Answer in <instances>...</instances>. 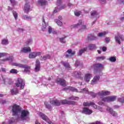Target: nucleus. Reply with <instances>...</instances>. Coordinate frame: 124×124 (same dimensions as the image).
I'll return each instance as SVG.
<instances>
[{
  "mask_svg": "<svg viewBox=\"0 0 124 124\" xmlns=\"http://www.w3.org/2000/svg\"><path fill=\"white\" fill-rule=\"evenodd\" d=\"M12 111L13 116H17L19 112L22 111V108L20 106L15 104L13 106Z\"/></svg>",
  "mask_w": 124,
  "mask_h": 124,
  "instance_id": "f257e3e1",
  "label": "nucleus"
},
{
  "mask_svg": "<svg viewBox=\"0 0 124 124\" xmlns=\"http://www.w3.org/2000/svg\"><path fill=\"white\" fill-rule=\"evenodd\" d=\"M93 68L94 74H97V73H100L101 72L100 68H103V65L102 63L94 64L93 65Z\"/></svg>",
  "mask_w": 124,
  "mask_h": 124,
  "instance_id": "f03ea898",
  "label": "nucleus"
},
{
  "mask_svg": "<svg viewBox=\"0 0 124 124\" xmlns=\"http://www.w3.org/2000/svg\"><path fill=\"white\" fill-rule=\"evenodd\" d=\"M15 66H18V67H20L21 68H24V72H29L31 69V66L25 65L21 63H15Z\"/></svg>",
  "mask_w": 124,
  "mask_h": 124,
  "instance_id": "7ed1b4c3",
  "label": "nucleus"
},
{
  "mask_svg": "<svg viewBox=\"0 0 124 124\" xmlns=\"http://www.w3.org/2000/svg\"><path fill=\"white\" fill-rule=\"evenodd\" d=\"M16 87H20V90H23L25 88V83L23 79L21 78H17V82L15 83Z\"/></svg>",
  "mask_w": 124,
  "mask_h": 124,
  "instance_id": "20e7f679",
  "label": "nucleus"
},
{
  "mask_svg": "<svg viewBox=\"0 0 124 124\" xmlns=\"http://www.w3.org/2000/svg\"><path fill=\"white\" fill-rule=\"evenodd\" d=\"M55 83L59 84L62 87H66V80L62 78H58L55 79Z\"/></svg>",
  "mask_w": 124,
  "mask_h": 124,
  "instance_id": "39448f33",
  "label": "nucleus"
},
{
  "mask_svg": "<svg viewBox=\"0 0 124 124\" xmlns=\"http://www.w3.org/2000/svg\"><path fill=\"white\" fill-rule=\"evenodd\" d=\"M30 112L28 110H22L21 112L20 119L22 121H25L28 119Z\"/></svg>",
  "mask_w": 124,
  "mask_h": 124,
  "instance_id": "423d86ee",
  "label": "nucleus"
},
{
  "mask_svg": "<svg viewBox=\"0 0 124 124\" xmlns=\"http://www.w3.org/2000/svg\"><path fill=\"white\" fill-rule=\"evenodd\" d=\"M80 27L81 28V29H79V31H81V30H85V29H86V25H83V22L82 21V20H79V22L77 24L72 25L71 28H80Z\"/></svg>",
  "mask_w": 124,
  "mask_h": 124,
  "instance_id": "0eeeda50",
  "label": "nucleus"
},
{
  "mask_svg": "<svg viewBox=\"0 0 124 124\" xmlns=\"http://www.w3.org/2000/svg\"><path fill=\"white\" fill-rule=\"evenodd\" d=\"M60 102H61V104L63 105H65V104L75 105V104H76V103L75 102V101H68V100H67L66 99L62 100L60 101Z\"/></svg>",
  "mask_w": 124,
  "mask_h": 124,
  "instance_id": "6e6552de",
  "label": "nucleus"
},
{
  "mask_svg": "<svg viewBox=\"0 0 124 124\" xmlns=\"http://www.w3.org/2000/svg\"><path fill=\"white\" fill-rule=\"evenodd\" d=\"M82 113L86 115H91L93 113V110L90 109L89 108L84 107L83 108Z\"/></svg>",
  "mask_w": 124,
  "mask_h": 124,
  "instance_id": "1a4fd4ad",
  "label": "nucleus"
},
{
  "mask_svg": "<svg viewBox=\"0 0 124 124\" xmlns=\"http://www.w3.org/2000/svg\"><path fill=\"white\" fill-rule=\"evenodd\" d=\"M67 53H68V54H66L65 58H67L69 57H72V56H74L75 54H76V52L74 51H72V49H69L67 50Z\"/></svg>",
  "mask_w": 124,
  "mask_h": 124,
  "instance_id": "9d476101",
  "label": "nucleus"
},
{
  "mask_svg": "<svg viewBox=\"0 0 124 124\" xmlns=\"http://www.w3.org/2000/svg\"><path fill=\"white\" fill-rule=\"evenodd\" d=\"M40 55V52H33L32 53H31L29 54V59H34L35 58H36L37 56H39Z\"/></svg>",
  "mask_w": 124,
  "mask_h": 124,
  "instance_id": "9b49d317",
  "label": "nucleus"
},
{
  "mask_svg": "<svg viewBox=\"0 0 124 124\" xmlns=\"http://www.w3.org/2000/svg\"><path fill=\"white\" fill-rule=\"evenodd\" d=\"M107 111L109 112V113L112 115L113 117H116V116L118 115V113L116 112V111H114L112 108L110 107H108L107 108Z\"/></svg>",
  "mask_w": 124,
  "mask_h": 124,
  "instance_id": "f8f14e48",
  "label": "nucleus"
},
{
  "mask_svg": "<svg viewBox=\"0 0 124 124\" xmlns=\"http://www.w3.org/2000/svg\"><path fill=\"white\" fill-rule=\"evenodd\" d=\"M115 39L116 42H117L118 44H121V41H120V39H121V40L123 41V40H124V36L118 35L115 36Z\"/></svg>",
  "mask_w": 124,
  "mask_h": 124,
  "instance_id": "ddd939ff",
  "label": "nucleus"
},
{
  "mask_svg": "<svg viewBox=\"0 0 124 124\" xmlns=\"http://www.w3.org/2000/svg\"><path fill=\"white\" fill-rule=\"evenodd\" d=\"M50 103L54 106H61V101L59 100H54L50 101Z\"/></svg>",
  "mask_w": 124,
  "mask_h": 124,
  "instance_id": "4468645a",
  "label": "nucleus"
},
{
  "mask_svg": "<svg viewBox=\"0 0 124 124\" xmlns=\"http://www.w3.org/2000/svg\"><path fill=\"white\" fill-rule=\"evenodd\" d=\"M100 96H103L104 95H109L110 94V91H101L97 93Z\"/></svg>",
  "mask_w": 124,
  "mask_h": 124,
  "instance_id": "2eb2a0df",
  "label": "nucleus"
},
{
  "mask_svg": "<svg viewBox=\"0 0 124 124\" xmlns=\"http://www.w3.org/2000/svg\"><path fill=\"white\" fill-rule=\"evenodd\" d=\"M31 49L30 46L24 47L20 51V53H29V52H31Z\"/></svg>",
  "mask_w": 124,
  "mask_h": 124,
  "instance_id": "dca6fc26",
  "label": "nucleus"
},
{
  "mask_svg": "<svg viewBox=\"0 0 124 124\" xmlns=\"http://www.w3.org/2000/svg\"><path fill=\"white\" fill-rule=\"evenodd\" d=\"M30 9H31V6H30L28 3H26L24 8V12L25 13H29Z\"/></svg>",
  "mask_w": 124,
  "mask_h": 124,
  "instance_id": "f3484780",
  "label": "nucleus"
},
{
  "mask_svg": "<svg viewBox=\"0 0 124 124\" xmlns=\"http://www.w3.org/2000/svg\"><path fill=\"white\" fill-rule=\"evenodd\" d=\"M74 74L76 78H78V79H83V75L81 72H75Z\"/></svg>",
  "mask_w": 124,
  "mask_h": 124,
  "instance_id": "a211bd4d",
  "label": "nucleus"
},
{
  "mask_svg": "<svg viewBox=\"0 0 124 124\" xmlns=\"http://www.w3.org/2000/svg\"><path fill=\"white\" fill-rule=\"evenodd\" d=\"M91 78H92V74H86L84 77V80L85 82H89L90 80H91Z\"/></svg>",
  "mask_w": 124,
  "mask_h": 124,
  "instance_id": "6ab92c4d",
  "label": "nucleus"
},
{
  "mask_svg": "<svg viewBox=\"0 0 124 124\" xmlns=\"http://www.w3.org/2000/svg\"><path fill=\"white\" fill-rule=\"evenodd\" d=\"M39 116L42 118V119L44 120L46 122H48V117L46 116L45 114L43 113L42 112H40L39 113Z\"/></svg>",
  "mask_w": 124,
  "mask_h": 124,
  "instance_id": "aec40b11",
  "label": "nucleus"
},
{
  "mask_svg": "<svg viewBox=\"0 0 124 124\" xmlns=\"http://www.w3.org/2000/svg\"><path fill=\"white\" fill-rule=\"evenodd\" d=\"M11 93L12 95H16L19 93V90L17 88H14L11 90Z\"/></svg>",
  "mask_w": 124,
  "mask_h": 124,
  "instance_id": "412c9836",
  "label": "nucleus"
},
{
  "mask_svg": "<svg viewBox=\"0 0 124 124\" xmlns=\"http://www.w3.org/2000/svg\"><path fill=\"white\" fill-rule=\"evenodd\" d=\"M38 3L41 6H43V5H47L48 4V2L46 0H39L38 1Z\"/></svg>",
  "mask_w": 124,
  "mask_h": 124,
  "instance_id": "4be33fe9",
  "label": "nucleus"
},
{
  "mask_svg": "<svg viewBox=\"0 0 124 124\" xmlns=\"http://www.w3.org/2000/svg\"><path fill=\"white\" fill-rule=\"evenodd\" d=\"M50 58H51V56H50V55L49 54H47L44 56H41L40 58V60L41 61H46V60H48Z\"/></svg>",
  "mask_w": 124,
  "mask_h": 124,
  "instance_id": "5701e85b",
  "label": "nucleus"
},
{
  "mask_svg": "<svg viewBox=\"0 0 124 124\" xmlns=\"http://www.w3.org/2000/svg\"><path fill=\"white\" fill-rule=\"evenodd\" d=\"M92 104L93 102H84L83 103V105L84 106V107H90V106H92Z\"/></svg>",
  "mask_w": 124,
  "mask_h": 124,
  "instance_id": "b1692460",
  "label": "nucleus"
},
{
  "mask_svg": "<svg viewBox=\"0 0 124 124\" xmlns=\"http://www.w3.org/2000/svg\"><path fill=\"white\" fill-rule=\"evenodd\" d=\"M117 98L116 96H108V101L109 102H112L113 101H115Z\"/></svg>",
  "mask_w": 124,
  "mask_h": 124,
  "instance_id": "393cba45",
  "label": "nucleus"
},
{
  "mask_svg": "<svg viewBox=\"0 0 124 124\" xmlns=\"http://www.w3.org/2000/svg\"><path fill=\"white\" fill-rule=\"evenodd\" d=\"M61 63L63 65V66H64V67H66V68H69L70 67V65L68 62H65L63 61H62Z\"/></svg>",
  "mask_w": 124,
  "mask_h": 124,
  "instance_id": "a878e982",
  "label": "nucleus"
},
{
  "mask_svg": "<svg viewBox=\"0 0 124 124\" xmlns=\"http://www.w3.org/2000/svg\"><path fill=\"white\" fill-rule=\"evenodd\" d=\"M100 78V77L99 76H96L93 78V79L92 80V82H93V83H95L99 80Z\"/></svg>",
  "mask_w": 124,
  "mask_h": 124,
  "instance_id": "bb28decb",
  "label": "nucleus"
},
{
  "mask_svg": "<svg viewBox=\"0 0 124 124\" xmlns=\"http://www.w3.org/2000/svg\"><path fill=\"white\" fill-rule=\"evenodd\" d=\"M97 15H98V13H97L96 11H93L91 13V18H94V17H96Z\"/></svg>",
  "mask_w": 124,
  "mask_h": 124,
  "instance_id": "cd10ccee",
  "label": "nucleus"
},
{
  "mask_svg": "<svg viewBox=\"0 0 124 124\" xmlns=\"http://www.w3.org/2000/svg\"><path fill=\"white\" fill-rule=\"evenodd\" d=\"M107 33H108V32L106 31L101 32L98 34V36L99 37H102L103 36H105L106 35V34H107Z\"/></svg>",
  "mask_w": 124,
  "mask_h": 124,
  "instance_id": "c85d7f7f",
  "label": "nucleus"
},
{
  "mask_svg": "<svg viewBox=\"0 0 124 124\" xmlns=\"http://www.w3.org/2000/svg\"><path fill=\"white\" fill-rule=\"evenodd\" d=\"M89 50H93L94 49H95L96 48V46L95 44H91V45H89L88 46Z\"/></svg>",
  "mask_w": 124,
  "mask_h": 124,
  "instance_id": "c756f323",
  "label": "nucleus"
},
{
  "mask_svg": "<svg viewBox=\"0 0 124 124\" xmlns=\"http://www.w3.org/2000/svg\"><path fill=\"white\" fill-rule=\"evenodd\" d=\"M87 51V47L83 48L79 50V53L78 54V56H81L82 54L84 53V52H86Z\"/></svg>",
  "mask_w": 124,
  "mask_h": 124,
  "instance_id": "7c9ffc66",
  "label": "nucleus"
},
{
  "mask_svg": "<svg viewBox=\"0 0 124 124\" xmlns=\"http://www.w3.org/2000/svg\"><path fill=\"white\" fill-rule=\"evenodd\" d=\"M70 100H79V97L77 96H72L68 98Z\"/></svg>",
  "mask_w": 124,
  "mask_h": 124,
  "instance_id": "2f4dec72",
  "label": "nucleus"
},
{
  "mask_svg": "<svg viewBox=\"0 0 124 124\" xmlns=\"http://www.w3.org/2000/svg\"><path fill=\"white\" fill-rule=\"evenodd\" d=\"M65 38H66V36H64L63 37L60 38H59L60 42L61 43H65V42H66V41H65Z\"/></svg>",
  "mask_w": 124,
  "mask_h": 124,
  "instance_id": "473e14b6",
  "label": "nucleus"
},
{
  "mask_svg": "<svg viewBox=\"0 0 124 124\" xmlns=\"http://www.w3.org/2000/svg\"><path fill=\"white\" fill-rule=\"evenodd\" d=\"M69 90L71 91V92H75L76 93H78V90L77 89L75 88L74 87L69 86Z\"/></svg>",
  "mask_w": 124,
  "mask_h": 124,
  "instance_id": "72a5a7b5",
  "label": "nucleus"
},
{
  "mask_svg": "<svg viewBox=\"0 0 124 124\" xmlns=\"http://www.w3.org/2000/svg\"><path fill=\"white\" fill-rule=\"evenodd\" d=\"M3 62H6V61H10L11 62L13 61V57L12 56H9V57L7 58L6 59H3L2 60Z\"/></svg>",
  "mask_w": 124,
  "mask_h": 124,
  "instance_id": "f704fd0d",
  "label": "nucleus"
},
{
  "mask_svg": "<svg viewBox=\"0 0 124 124\" xmlns=\"http://www.w3.org/2000/svg\"><path fill=\"white\" fill-rule=\"evenodd\" d=\"M109 61L110 62H115L117 61V59H116V57L113 56V57H111L109 59Z\"/></svg>",
  "mask_w": 124,
  "mask_h": 124,
  "instance_id": "c9c22d12",
  "label": "nucleus"
},
{
  "mask_svg": "<svg viewBox=\"0 0 124 124\" xmlns=\"http://www.w3.org/2000/svg\"><path fill=\"white\" fill-rule=\"evenodd\" d=\"M55 22L59 27H62V22L60 20L55 19Z\"/></svg>",
  "mask_w": 124,
  "mask_h": 124,
  "instance_id": "e433bc0d",
  "label": "nucleus"
},
{
  "mask_svg": "<svg viewBox=\"0 0 124 124\" xmlns=\"http://www.w3.org/2000/svg\"><path fill=\"white\" fill-rule=\"evenodd\" d=\"M45 105L46 108H47V109H49V110H50V109H52V107H51V105L49 104L48 102H45Z\"/></svg>",
  "mask_w": 124,
  "mask_h": 124,
  "instance_id": "4c0bfd02",
  "label": "nucleus"
},
{
  "mask_svg": "<svg viewBox=\"0 0 124 124\" xmlns=\"http://www.w3.org/2000/svg\"><path fill=\"white\" fill-rule=\"evenodd\" d=\"M10 73H11L13 74H17L18 73V71L15 69H12L10 71Z\"/></svg>",
  "mask_w": 124,
  "mask_h": 124,
  "instance_id": "58836bf2",
  "label": "nucleus"
},
{
  "mask_svg": "<svg viewBox=\"0 0 124 124\" xmlns=\"http://www.w3.org/2000/svg\"><path fill=\"white\" fill-rule=\"evenodd\" d=\"M48 32L49 33H57V32L56 31H53L52 29L51 28V27H48Z\"/></svg>",
  "mask_w": 124,
  "mask_h": 124,
  "instance_id": "ea45409f",
  "label": "nucleus"
},
{
  "mask_svg": "<svg viewBox=\"0 0 124 124\" xmlns=\"http://www.w3.org/2000/svg\"><path fill=\"white\" fill-rule=\"evenodd\" d=\"M97 61H103V60H105V57L104 56H100L96 57Z\"/></svg>",
  "mask_w": 124,
  "mask_h": 124,
  "instance_id": "a19ab883",
  "label": "nucleus"
},
{
  "mask_svg": "<svg viewBox=\"0 0 124 124\" xmlns=\"http://www.w3.org/2000/svg\"><path fill=\"white\" fill-rule=\"evenodd\" d=\"M102 100L104 102H109V97L108 96L104 97L102 98Z\"/></svg>",
  "mask_w": 124,
  "mask_h": 124,
  "instance_id": "79ce46f5",
  "label": "nucleus"
},
{
  "mask_svg": "<svg viewBox=\"0 0 124 124\" xmlns=\"http://www.w3.org/2000/svg\"><path fill=\"white\" fill-rule=\"evenodd\" d=\"M35 70L36 72H38L40 70V65H35Z\"/></svg>",
  "mask_w": 124,
  "mask_h": 124,
  "instance_id": "37998d69",
  "label": "nucleus"
},
{
  "mask_svg": "<svg viewBox=\"0 0 124 124\" xmlns=\"http://www.w3.org/2000/svg\"><path fill=\"white\" fill-rule=\"evenodd\" d=\"M2 78L3 84H5V83H6V82H7L8 81H9V79L6 78H5L3 76L2 77Z\"/></svg>",
  "mask_w": 124,
  "mask_h": 124,
  "instance_id": "c03bdc74",
  "label": "nucleus"
},
{
  "mask_svg": "<svg viewBox=\"0 0 124 124\" xmlns=\"http://www.w3.org/2000/svg\"><path fill=\"white\" fill-rule=\"evenodd\" d=\"M89 94H91L92 97H93L94 98V97H96V95L98 94H97V93H95L93 92H91L89 93Z\"/></svg>",
  "mask_w": 124,
  "mask_h": 124,
  "instance_id": "a18cd8bd",
  "label": "nucleus"
},
{
  "mask_svg": "<svg viewBox=\"0 0 124 124\" xmlns=\"http://www.w3.org/2000/svg\"><path fill=\"white\" fill-rule=\"evenodd\" d=\"M23 18L24 20H31V16H29L27 15L23 16Z\"/></svg>",
  "mask_w": 124,
  "mask_h": 124,
  "instance_id": "49530a36",
  "label": "nucleus"
},
{
  "mask_svg": "<svg viewBox=\"0 0 124 124\" xmlns=\"http://www.w3.org/2000/svg\"><path fill=\"white\" fill-rule=\"evenodd\" d=\"M81 92L84 93H90L88 88H84Z\"/></svg>",
  "mask_w": 124,
  "mask_h": 124,
  "instance_id": "de8ad7c7",
  "label": "nucleus"
},
{
  "mask_svg": "<svg viewBox=\"0 0 124 124\" xmlns=\"http://www.w3.org/2000/svg\"><path fill=\"white\" fill-rule=\"evenodd\" d=\"M13 14L14 15V18L17 19L18 17V14L15 11H14L13 12Z\"/></svg>",
  "mask_w": 124,
  "mask_h": 124,
  "instance_id": "09e8293b",
  "label": "nucleus"
},
{
  "mask_svg": "<svg viewBox=\"0 0 124 124\" xmlns=\"http://www.w3.org/2000/svg\"><path fill=\"white\" fill-rule=\"evenodd\" d=\"M1 43L3 45H6L8 44V40H3L2 41Z\"/></svg>",
  "mask_w": 124,
  "mask_h": 124,
  "instance_id": "8fccbe9b",
  "label": "nucleus"
},
{
  "mask_svg": "<svg viewBox=\"0 0 124 124\" xmlns=\"http://www.w3.org/2000/svg\"><path fill=\"white\" fill-rule=\"evenodd\" d=\"M118 101L121 103H124V97L118 98Z\"/></svg>",
  "mask_w": 124,
  "mask_h": 124,
  "instance_id": "3c124183",
  "label": "nucleus"
},
{
  "mask_svg": "<svg viewBox=\"0 0 124 124\" xmlns=\"http://www.w3.org/2000/svg\"><path fill=\"white\" fill-rule=\"evenodd\" d=\"M10 1L12 5H16V1L15 0H10Z\"/></svg>",
  "mask_w": 124,
  "mask_h": 124,
  "instance_id": "603ef678",
  "label": "nucleus"
},
{
  "mask_svg": "<svg viewBox=\"0 0 124 124\" xmlns=\"http://www.w3.org/2000/svg\"><path fill=\"white\" fill-rule=\"evenodd\" d=\"M43 27L44 29L46 28V22H45V19L44 18L43 20Z\"/></svg>",
  "mask_w": 124,
  "mask_h": 124,
  "instance_id": "864d4df0",
  "label": "nucleus"
},
{
  "mask_svg": "<svg viewBox=\"0 0 124 124\" xmlns=\"http://www.w3.org/2000/svg\"><path fill=\"white\" fill-rule=\"evenodd\" d=\"M79 65H80V62H79L78 60H77L75 63V66L77 67L78 66H79Z\"/></svg>",
  "mask_w": 124,
  "mask_h": 124,
  "instance_id": "5fc2aeb1",
  "label": "nucleus"
},
{
  "mask_svg": "<svg viewBox=\"0 0 124 124\" xmlns=\"http://www.w3.org/2000/svg\"><path fill=\"white\" fill-rule=\"evenodd\" d=\"M89 124H102V123H101V122H100L99 121H97L93 123H89Z\"/></svg>",
  "mask_w": 124,
  "mask_h": 124,
  "instance_id": "6e6d98bb",
  "label": "nucleus"
},
{
  "mask_svg": "<svg viewBox=\"0 0 124 124\" xmlns=\"http://www.w3.org/2000/svg\"><path fill=\"white\" fill-rule=\"evenodd\" d=\"M74 13L76 16H80L81 15V12H75Z\"/></svg>",
  "mask_w": 124,
  "mask_h": 124,
  "instance_id": "4d7b16f0",
  "label": "nucleus"
},
{
  "mask_svg": "<svg viewBox=\"0 0 124 124\" xmlns=\"http://www.w3.org/2000/svg\"><path fill=\"white\" fill-rule=\"evenodd\" d=\"M91 106H93L94 109H96V108H97V105H95L93 102V104L91 105Z\"/></svg>",
  "mask_w": 124,
  "mask_h": 124,
  "instance_id": "13d9d810",
  "label": "nucleus"
},
{
  "mask_svg": "<svg viewBox=\"0 0 124 124\" xmlns=\"http://www.w3.org/2000/svg\"><path fill=\"white\" fill-rule=\"evenodd\" d=\"M14 122H15V120H14V119L12 118V119L9 121V124H13V123H14Z\"/></svg>",
  "mask_w": 124,
  "mask_h": 124,
  "instance_id": "bf43d9fd",
  "label": "nucleus"
},
{
  "mask_svg": "<svg viewBox=\"0 0 124 124\" xmlns=\"http://www.w3.org/2000/svg\"><path fill=\"white\" fill-rule=\"evenodd\" d=\"M4 56H6V53H0V58H2V57H4Z\"/></svg>",
  "mask_w": 124,
  "mask_h": 124,
  "instance_id": "052dcab7",
  "label": "nucleus"
},
{
  "mask_svg": "<svg viewBox=\"0 0 124 124\" xmlns=\"http://www.w3.org/2000/svg\"><path fill=\"white\" fill-rule=\"evenodd\" d=\"M35 65H40V62H39V60H36Z\"/></svg>",
  "mask_w": 124,
  "mask_h": 124,
  "instance_id": "680f3d73",
  "label": "nucleus"
},
{
  "mask_svg": "<svg viewBox=\"0 0 124 124\" xmlns=\"http://www.w3.org/2000/svg\"><path fill=\"white\" fill-rule=\"evenodd\" d=\"M66 7V6L63 5L62 6H61V7L60 8L59 10H62V9H64V8H65Z\"/></svg>",
  "mask_w": 124,
  "mask_h": 124,
  "instance_id": "e2e57ef3",
  "label": "nucleus"
},
{
  "mask_svg": "<svg viewBox=\"0 0 124 124\" xmlns=\"http://www.w3.org/2000/svg\"><path fill=\"white\" fill-rule=\"evenodd\" d=\"M62 0H58L57 3V5H59L60 4H61V3H62Z\"/></svg>",
  "mask_w": 124,
  "mask_h": 124,
  "instance_id": "0e129e2a",
  "label": "nucleus"
},
{
  "mask_svg": "<svg viewBox=\"0 0 124 124\" xmlns=\"http://www.w3.org/2000/svg\"><path fill=\"white\" fill-rule=\"evenodd\" d=\"M100 3L102 4H104V3H106V0H100Z\"/></svg>",
  "mask_w": 124,
  "mask_h": 124,
  "instance_id": "69168bd1",
  "label": "nucleus"
},
{
  "mask_svg": "<svg viewBox=\"0 0 124 124\" xmlns=\"http://www.w3.org/2000/svg\"><path fill=\"white\" fill-rule=\"evenodd\" d=\"M0 103H1V104H4L5 103H6V101H5V100H2L0 101Z\"/></svg>",
  "mask_w": 124,
  "mask_h": 124,
  "instance_id": "338daca9",
  "label": "nucleus"
},
{
  "mask_svg": "<svg viewBox=\"0 0 124 124\" xmlns=\"http://www.w3.org/2000/svg\"><path fill=\"white\" fill-rule=\"evenodd\" d=\"M106 41L107 43H109V42H110V38H106Z\"/></svg>",
  "mask_w": 124,
  "mask_h": 124,
  "instance_id": "774afa93",
  "label": "nucleus"
}]
</instances>
